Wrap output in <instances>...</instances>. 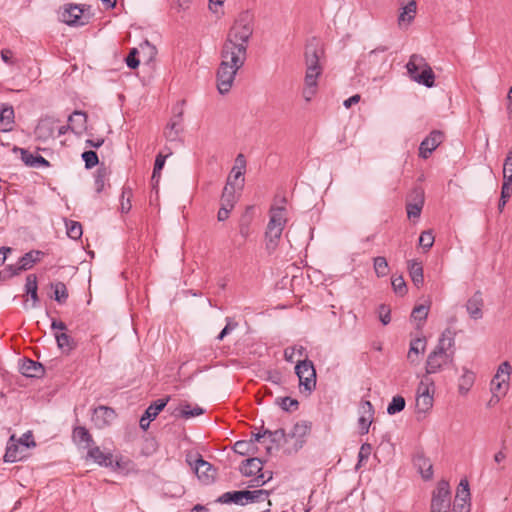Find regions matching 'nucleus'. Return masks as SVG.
Here are the masks:
<instances>
[{"mask_svg":"<svg viewBox=\"0 0 512 512\" xmlns=\"http://www.w3.org/2000/svg\"><path fill=\"white\" fill-rule=\"evenodd\" d=\"M475 382V374L464 368L463 374L459 378L458 391L461 395H466Z\"/></svg>","mask_w":512,"mask_h":512,"instance_id":"nucleus-32","label":"nucleus"},{"mask_svg":"<svg viewBox=\"0 0 512 512\" xmlns=\"http://www.w3.org/2000/svg\"><path fill=\"white\" fill-rule=\"evenodd\" d=\"M444 134L439 130H433L419 146V156L427 159L434 150L442 143Z\"/></svg>","mask_w":512,"mask_h":512,"instance_id":"nucleus-8","label":"nucleus"},{"mask_svg":"<svg viewBox=\"0 0 512 512\" xmlns=\"http://www.w3.org/2000/svg\"><path fill=\"white\" fill-rule=\"evenodd\" d=\"M87 457L100 466L110 467L113 464V455L111 453L102 452L97 446L89 447Z\"/></svg>","mask_w":512,"mask_h":512,"instance_id":"nucleus-20","label":"nucleus"},{"mask_svg":"<svg viewBox=\"0 0 512 512\" xmlns=\"http://www.w3.org/2000/svg\"><path fill=\"white\" fill-rule=\"evenodd\" d=\"M236 203L235 183L231 181V177L227 178V183L221 195V205L233 208Z\"/></svg>","mask_w":512,"mask_h":512,"instance_id":"nucleus-29","label":"nucleus"},{"mask_svg":"<svg viewBox=\"0 0 512 512\" xmlns=\"http://www.w3.org/2000/svg\"><path fill=\"white\" fill-rule=\"evenodd\" d=\"M139 54V51L137 48L131 49L128 56L126 57V64L131 69H136L139 66V59L137 55Z\"/></svg>","mask_w":512,"mask_h":512,"instance_id":"nucleus-63","label":"nucleus"},{"mask_svg":"<svg viewBox=\"0 0 512 512\" xmlns=\"http://www.w3.org/2000/svg\"><path fill=\"white\" fill-rule=\"evenodd\" d=\"M55 130V121L52 119H43L35 129V134L39 139L46 140L53 137Z\"/></svg>","mask_w":512,"mask_h":512,"instance_id":"nucleus-26","label":"nucleus"},{"mask_svg":"<svg viewBox=\"0 0 512 512\" xmlns=\"http://www.w3.org/2000/svg\"><path fill=\"white\" fill-rule=\"evenodd\" d=\"M405 405H406V402L402 396H400V395L394 396L392 398L391 402L388 404L387 413L389 415H395L396 413H399L402 410H404Z\"/></svg>","mask_w":512,"mask_h":512,"instance_id":"nucleus-48","label":"nucleus"},{"mask_svg":"<svg viewBox=\"0 0 512 512\" xmlns=\"http://www.w3.org/2000/svg\"><path fill=\"white\" fill-rule=\"evenodd\" d=\"M245 490L241 491H228L223 493L221 496L217 498V502L221 504H236V505H245Z\"/></svg>","mask_w":512,"mask_h":512,"instance_id":"nucleus-24","label":"nucleus"},{"mask_svg":"<svg viewBox=\"0 0 512 512\" xmlns=\"http://www.w3.org/2000/svg\"><path fill=\"white\" fill-rule=\"evenodd\" d=\"M169 155H171V152H169L166 155H163L162 153H159L156 156L155 163H154V168H153V173H152V181L155 182L156 184L159 182L160 172L163 169V167L165 165L166 158Z\"/></svg>","mask_w":512,"mask_h":512,"instance_id":"nucleus-46","label":"nucleus"},{"mask_svg":"<svg viewBox=\"0 0 512 512\" xmlns=\"http://www.w3.org/2000/svg\"><path fill=\"white\" fill-rule=\"evenodd\" d=\"M425 196L421 187H415L409 194L408 202L424 206Z\"/></svg>","mask_w":512,"mask_h":512,"instance_id":"nucleus-57","label":"nucleus"},{"mask_svg":"<svg viewBox=\"0 0 512 512\" xmlns=\"http://www.w3.org/2000/svg\"><path fill=\"white\" fill-rule=\"evenodd\" d=\"M286 223L285 208L272 207L270 209V219L267 228L284 229Z\"/></svg>","mask_w":512,"mask_h":512,"instance_id":"nucleus-22","label":"nucleus"},{"mask_svg":"<svg viewBox=\"0 0 512 512\" xmlns=\"http://www.w3.org/2000/svg\"><path fill=\"white\" fill-rule=\"evenodd\" d=\"M305 351L306 349L303 346L287 347L284 350V359L288 362H293L295 355L303 356L305 355Z\"/></svg>","mask_w":512,"mask_h":512,"instance_id":"nucleus-56","label":"nucleus"},{"mask_svg":"<svg viewBox=\"0 0 512 512\" xmlns=\"http://www.w3.org/2000/svg\"><path fill=\"white\" fill-rule=\"evenodd\" d=\"M245 505L249 503H258L267 501L268 506H271V502L268 499L270 496V491L265 489H258V490H245Z\"/></svg>","mask_w":512,"mask_h":512,"instance_id":"nucleus-30","label":"nucleus"},{"mask_svg":"<svg viewBox=\"0 0 512 512\" xmlns=\"http://www.w3.org/2000/svg\"><path fill=\"white\" fill-rule=\"evenodd\" d=\"M204 413V409L198 405L191 407L188 402L181 403L178 407L171 411V415L178 418L189 419L200 416Z\"/></svg>","mask_w":512,"mask_h":512,"instance_id":"nucleus-16","label":"nucleus"},{"mask_svg":"<svg viewBox=\"0 0 512 512\" xmlns=\"http://www.w3.org/2000/svg\"><path fill=\"white\" fill-rule=\"evenodd\" d=\"M264 462L257 457L246 459L242 462L239 470L245 477H251L261 472Z\"/></svg>","mask_w":512,"mask_h":512,"instance_id":"nucleus-19","label":"nucleus"},{"mask_svg":"<svg viewBox=\"0 0 512 512\" xmlns=\"http://www.w3.org/2000/svg\"><path fill=\"white\" fill-rule=\"evenodd\" d=\"M430 507L450 509L451 492L448 481L441 480L438 482L437 487L432 495Z\"/></svg>","mask_w":512,"mask_h":512,"instance_id":"nucleus-7","label":"nucleus"},{"mask_svg":"<svg viewBox=\"0 0 512 512\" xmlns=\"http://www.w3.org/2000/svg\"><path fill=\"white\" fill-rule=\"evenodd\" d=\"M253 32V14L250 11H242L230 27L221 48V62L217 71V89L220 94L230 91L238 70L244 66Z\"/></svg>","mask_w":512,"mask_h":512,"instance_id":"nucleus-1","label":"nucleus"},{"mask_svg":"<svg viewBox=\"0 0 512 512\" xmlns=\"http://www.w3.org/2000/svg\"><path fill=\"white\" fill-rule=\"evenodd\" d=\"M433 383L428 378L422 380L417 388V395H433Z\"/></svg>","mask_w":512,"mask_h":512,"instance_id":"nucleus-58","label":"nucleus"},{"mask_svg":"<svg viewBox=\"0 0 512 512\" xmlns=\"http://www.w3.org/2000/svg\"><path fill=\"white\" fill-rule=\"evenodd\" d=\"M433 406V395H417L416 407L419 412H427Z\"/></svg>","mask_w":512,"mask_h":512,"instance_id":"nucleus-50","label":"nucleus"},{"mask_svg":"<svg viewBox=\"0 0 512 512\" xmlns=\"http://www.w3.org/2000/svg\"><path fill=\"white\" fill-rule=\"evenodd\" d=\"M454 335L450 329H446L439 338L435 349L428 355L426 361V373L434 374L453 361Z\"/></svg>","mask_w":512,"mask_h":512,"instance_id":"nucleus-2","label":"nucleus"},{"mask_svg":"<svg viewBox=\"0 0 512 512\" xmlns=\"http://www.w3.org/2000/svg\"><path fill=\"white\" fill-rule=\"evenodd\" d=\"M131 197H132V189L130 187H124L121 195V211L123 213H127L130 211L131 205Z\"/></svg>","mask_w":512,"mask_h":512,"instance_id":"nucleus-54","label":"nucleus"},{"mask_svg":"<svg viewBox=\"0 0 512 512\" xmlns=\"http://www.w3.org/2000/svg\"><path fill=\"white\" fill-rule=\"evenodd\" d=\"M360 417L358 424L360 428V434L365 435L369 432L370 425L373 421L374 407L368 400H362L360 403Z\"/></svg>","mask_w":512,"mask_h":512,"instance_id":"nucleus-9","label":"nucleus"},{"mask_svg":"<svg viewBox=\"0 0 512 512\" xmlns=\"http://www.w3.org/2000/svg\"><path fill=\"white\" fill-rule=\"evenodd\" d=\"M272 477H273V473L271 471H263V469H262L261 472H258L256 474V477L250 481L249 487L262 486V485L266 484L267 482H269L272 479Z\"/></svg>","mask_w":512,"mask_h":512,"instance_id":"nucleus-51","label":"nucleus"},{"mask_svg":"<svg viewBox=\"0 0 512 512\" xmlns=\"http://www.w3.org/2000/svg\"><path fill=\"white\" fill-rule=\"evenodd\" d=\"M51 288L54 290V299L59 303L63 304L68 299V290L66 285L58 281L56 283L51 284Z\"/></svg>","mask_w":512,"mask_h":512,"instance_id":"nucleus-44","label":"nucleus"},{"mask_svg":"<svg viewBox=\"0 0 512 512\" xmlns=\"http://www.w3.org/2000/svg\"><path fill=\"white\" fill-rule=\"evenodd\" d=\"M426 349V339L425 337H418L413 339L410 342V348L408 351L407 358L411 363L417 362L418 355L420 353H424Z\"/></svg>","mask_w":512,"mask_h":512,"instance_id":"nucleus-28","label":"nucleus"},{"mask_svg":"<svg viewBox=\"0 0 512 512\" xmlns=\"http://www.w3.org/2000/svg\"><path fill=\"white\" fill-rule=\"evenodd\" d=\"M57 346L62 351L69 353L71 352L75 347L76 344L71 336H69L66 333H59L55 335Z\"/></svg>","mask_w":512,"mask_h":512,"instance_id":"nucleus-42","label":"nucleus"},{"mask_svg":"<svg viewBox=\"0 0 512 512\" xmlns=\"http://www.w3.org/2000/svg\"><path fill=\"white\" fill-rule=\"evenodd\" d=\"M20 372L26 377L39 378L43 376L45 370L40 362L24 358L20 365Z\"/></svg>","mask_w":512,"mask_h":512,"instance_id":"nucleus-15","label":"nucleus"},{"mask_svg":"<svg viewBox=\"0 0 512 512\" xmlns=\"http://www.w3.org/2000/svg\"><path fill=\"white\" fill-rule=\"evenodd\" d=\"M407 72L410 78L428 88L434 86L435 75L424 57L418 54L410 56L406 64Z\"/></svg>","mask_w":512,"mask_h":512,"instance_id":"nucleus-4","label":"nucleus"},{"mask_svg":"<svg viewBox=\"0 0 512 512\" xmlns=\"http://www.w3.org/2000/svg\"><path fill=\"white\" fill-rule=\"evenodd\" d=\"M503 183L512 185V151L507 154L503 167Z\"/></svg>","mask_w":512,"mask_h":512,"instance_id":"nucleus-52","label":"nucleus"},{"mask_svg":"<svg viewBox=\"0 0 512 512\" xmlns=\"http://www.w3.org/2000/svg\"><path fill=\"white\" fill-rule=\"evenodd\" d=\"M417 10V5L415 1L409 2L406 6L403 7L402 12L398 17V23L401 25L402 23L407 22L411 23L415 17Z\"/></svg>","mask_w":512,"mask_h":512,"instance_id":"nucleus-40","label":"nucleus"},{"mask_svg":"<svg viewBox=\"0 0 512 512\" xmlns=\"http://www.w3.org/2000/svg\"><path fill=\"white\" fill-rule=\"evenodd\" d=\"M234 451L240 455H253L258 451V447L252 441L240 440L234 444Z\"/></svg>","mask_w":512,"mask_h":512,"instance_id":"nucleus-38","label":"nucleus"},{"mask_svg":"<svg viewBox=\"0 0 512 512\" xmlns=\"http://www.w3.org/2000/svg\"><path fill=\"white\" fill-rule=\"evenodd\" d=\"M19 151L21 154V160L26 166L33 168H46L50 166V162L39 154H33L24 148H20Z\"/></svg>","mask_w":512,"mask_h":512,"instance_id":"nucleus-17","label":"nucleus"},{"mask_svg":"<svg viewBox=\"0 0 512 512\" xmlns=\"http://www.w3.org/2000/svg\"><path fill=\"white\" fill-rule=\"evenodd\" d=\"M408 270L413 284L416 287L422 286L424 283V276L421 262L417 260H410L408 262Z\"/></svg>","mask_w":512,"mask_h":512,"instance_id":"nucleus-27","label":"nucleus"},{"mask_svg":"<svg viewBox=\"0 0 512 512\" xmlns=\"http://www.w3.org/2000/svg\"><path fill=\"white\" fill-rule=\"evenodd\" d=\"M182 114L183 112L180 111L167 124L164 130V136L168 141H176L179 139V135L182 131Z\"/></svg>","mask_w":512,"mask_h":512,"instance_id":"nucleus-18","label":"nucleus"},{"mask_svg":"<svg viewBox=\"0 0 512 512\" xmlns=\"http://www.w3.org/2000/svg\"><path fill=\"white\" fill-rule=\"evenodd\" d=\"M275 402L286 412L295 411L299 407V402L291 397H278Z\"/></svg>","mask_w":512,"mask_h":512,"instance_id":"nucleus-47","label":"nucleus"},{"mask_svg":"<svg viewBox=\"0 0 512 512\" xmlns=\"http://www.w3.org/2000/svg\"><path fill=\"white\" fill-rule=\"evenodd\" d=\"M388 47L384 45H380L377 48L371 50L365 57L367 62L372 66L382 65L387 62V56L385 53L387 52Z\"/></svg>","mask_w":512,"mask_h":512,"instance_id":"nucleus-25","label":"nucleus"},{"mask_svg":"<svg viewBox=\"0 0 512 512\" xmlns=\"http://www.w3.org/2000/svg\"><path fill=\"white\" fill-rule=\"evenodd\" d=\"M434 244V236L431 231H423L419 237V245L424 249H430Z\"/></svg>","mask_w":512,"mask_h":512,"instance_id":"nucleus-59","label":"nucleus"},{"mask_svg":"<svg viewBox=\"0 0 512 512\" xmlns=\"http://www.w3.org/2000/svg\"><path fill=\"white\" fill-rule=\"evenodd\" d=\"M84 10L80 5L69 4L62 12V21L70 26H83L86 24L82 20Z\"/></svg>","mask_w":512,"mask_h":512,"instance_id":"nucleus-11","label":"nucleus"},{"mask_svg":"<svg viewBox=\"0 0 512 512\" xmlns=\"http://www.w3.org/2000/svg\"><path fill=\"white\" fill-rule=\"evenodd\" d=\"M14 110L12 107H5L0 111V131L8 132L13 129Z\"/></svg>","mask_w":512,"mask_h":512,"instance_id":"nucleus-33","label":"nucleus"},{"mask_svg":"<svg viewBox=\"0 0 512 512\" xmlns=\"http://www.w3.org/2000/svg\"><path fill=\"white\" fill-rule=\"evenodd\" d=\"M310 431V425L306 421L297 422L288 433L289 439H302Z\"/></svg>","mask_w":512,"mask_h":512,"instance_id":"nucleus-43","label":"nucleus"},{"mask_svg":"<svg viewBox=\"0 0 512 512\" xmlns=\"http://www.w3.org/2000/svg\"><path fill=\"white\" fill-rule=\"evenodd\" d=\"M466 311L470 318L479 320L483 317L484 300L481 291H476L466 302Z\"/></svg>","mask_w":512,"mask_h":512,"instance_id":"nucleus-13","label":"nucleus"},{"mask_svg":"<svg viewBox=\"0 0 512 512\" xmlns=\"http://www.w3.org/2000/svg\"><path fill=\"white\" fill-rule=\"evenodd\" d=\"M86 120L87 115L82 111H74L68 118V122L71 125V130L76 133L85 128Z\"/></svg>","mask_w":512,"mask_h":512,"instance_id":"nucleus-35","label":"nucleus"},{"mask_svg":"<svg viewBox=\"0 0 512 512\" xmlns=\"http://www.w3.org/2000/svg\"><path fill=\"white\" fill-rule=\"evenodd\" d=\"M37 290H38L37 276L35 274H29L26 277L25 292L27 295H30V297L33 301V307L37 306V304L39 302Z\"/></svg>","mask_w":512,"mask_h":512,"instance_id":"nucleus-36","label":"nucleus"},{"mask_svg":"<svg viewBox=\"0 0 512 512\" xmlns=\"http://www.w3.org/2000/svg\"><path fill=\"white\" fill-rule=\"evenodd\" d=\"M116 418L115 411L106 406H99L94 410L92 421L97 428H104L109 426Z\"/></svg>","mask_w":512,"mask_h":512,"instance_id":"nucleus-10","label":"nucleus"},{"mask_svg":"<svg viewBox=\"0 0 512 512\" xmlns=\"http://www.w3.org/2000/svg\"><path fill=\"white\" fill-rule=\"evenodd\" d=\"M413 464L424 480H430L433 477V465L424 453L417 452L414 455Z\"/></svg>","mask_w":512,"mask_h":512,"instance_id":"nucleus-14","label":"nucleus"},{"mask_svg":"<svg viewBox=\"0 0 512 512\" xmlns=\"http://www.w3.org/2000/svg\"><path fill=\"white\" fill-rule=\"evenodd\" d=\"M82 159L85 162V167L87 169H91V168L95 167L99 162L98 155L93 150H88V151L83 152Z\"/></svg>","mask_w":512,"mask_h":512,"instance_id":"nucleus-55","label":"nucleus"},{"mask_svg":"<svg viewBox=\"0 0 512 512\" xmlns=\"http://www.w3.org/2000/svg\"><path fill=\"white\" fill-rule=\"evenodd\" d=\"M378 316H379V320L381 321V323L383 325H388L391 321V310L390 308L385 305V304H381L379 307H378Z\"/></svg>","mask_w":512,"mask_h":512,"instance_id":"nucleus-61","label":"nucleus"},{"mask_svg":"<svg viewBox=\"0 0 512 512\" xmlns=\"http://www.w3.org/2000/svg\"><path fill=\"white\" fill-rule=\"evenodd\" d=\"M283 230L275 228H267L265 233L266 249L268 253L276 250Z\"/></svg>","mask_w":512,"mask_h":512,"instance_id":"nucleus-31","label":"nucleus"},{"mask_svg":"<svg viewBox=\"0 0 512 512\" xmlns=\"http://www.w3.org/2000/svg\"><path fill=\"white\" fill-rule=\"evenodd\" d=\"M44 253L39 250H31L27 253H25L18 261L17 268L12 272L9 273L8 276H15L19 274L21 271H26L33 267L34 264L39 262L42 258Z\"/></svg>","mask_w":512,"mask_h":512,"instance_id":"nucleus-12","label":"nucleus"},{"mask_svg":"<svg viewBox=\"0 0 512 512\" xmlns=\"http://www.w3.org/2000/svg\"><path fill=\"white\" fill-rule=\"evenodd\" d=\"M391 284L396 294L403 296L407 293L406 282L402 276H393Z\"/></svg>","mask_w":512,"mask_h":512,"instance_id":"nucleus-53","label":"nucleus"},{"mask_svg":"<svg viewBox=\"0 0 512 512\" xmlns=\"http://www.w3.org/2000/svg\"><path fill=\"white\" fill-rule=\"evenodd\" d=\"M73 439L78 443H85L86 448H89L94 443L91 434L83 426H77L74 428Z\"/></svg>","mask_w":512,"mask_h":512,"instance_id":"nucleus-37","label":"nucleus"},{"mask_svg":"<svg viewBox=\"0 0 512 512\" xmlns=\"http://www.w3.org/2000/svg\"><path fill=\"white\" fill-rule=\"evenodd\" d=\"M422 208H423L422 205L407 202L406 211H407L408 218L411 219V218L419 217L421 214Z\"/></svg>","mask_w":512,"mask_h":512,"instance_id":"nucleus-64","label":"nucleus"},{"mask_svg":"<svg viewBox=\"0 0 512 512\" xmlns=\"http://www.w3.org/2000/svg\"><path fill=\"white\" fill-rule=\"evenodd\" d=\"M245 171H246V159H245V156L243 154H238L235 158V164L229 174L228 177H231V181L233 183H235V181H237L238 179L241 180V185L240 187L242 188L243 187V184H244V174H245Z\"/></svg>","mask_w":512,"mask_h":512,"instance_id":"nucleus-21","label":"nucleus"},{"mask_svg":"<svg viewBox=\"0 0 512 512\" xmlns=\"http://www.w3.org/2000/svg\"><path fill=\"white\" fill-rule=\"evenodd\" d=\"M428 307L425 305H419L414 307L411 317L415 320L424 321L428 316Z\"/></svg>","mask_w":512,"mask_h":512,"instance_id":"nucleus-62","label":"nucleus"},{"mask_svg":"<svg viewBox=\"0 0 512 512\" xmlns=\"http://www.w3.org/2000/svg\"><path fill=\"white\" fill-rule=\"evenodd\" d=\"M169 400L170 396H167L165 398L158 399L151 403L144 413L148 421L154 420L157 417V415L165 408Z\"/></svg>","mask_w":512,"mask_h":512,"instance_id":"nucleus-34","label":"nucleus"},{"mask_svg":"<svg viewBox=\"0 0 512 512\" xmlns=\"http://www.w3.org/2000/svg\"><path fill=\"white\" fill-rule=\"evenodd\" d=\"M470 489L466 478L461 479L457 487L452 512H470Z\"/></svg>","mask_w":512,"mask_h":512,"instance_id":"nucleus-6","label":"nucleus"},{"mask_svg":"<svg viewBox=\"0 0 512 512\" xmlns=\"http://www.w3.org/2000/svg\"><path fill=\"white\" fill-rule=\"evenodd\" d=\"M66 230L69 238L73 240H77L82 236V225L76 221H68L66 222Z\"/></svg>","mask_w":512,"mask_h":512,"instance_id":"nucleus-49","label":"nucleus"},{"mask_svg":"<svg viewBox=\"0 0 512 512\" xmlns=\"http://www.w3.org/2000/svg\"><path fill=\"white\" fill-rule=\"evenodd\" d=\"M322 54L323 50L315 39L305 47V85L309 88L317 87V80L322 74V67L319 62Z\"/></svg>","mask_w":512,"mask_h":512,"instance_id":"nucleus-3","label":"nucleus"},{"mask_svg":"<svg viewBox=\"0 0 512 512\" xmlns=\"http://www.w3.org/2000/svg\"><path fill=\"white\" fill-rule=\"evenodd\" d=\"M295 373L299 379L301 392L311 394L316 388V370L312 361L299 360L295 366Z\"/></svg>","mask_w":512,"mask_h":512,"instance_id":"nucleus-5","label":"nucleus"},{"mask_svg":"<svg viewBox=\"0 0 512 512\" xmlns=\"http://www.w3.org/2000/svg\"><path fill=\"white\" fill-rule=\"evenodd\" d=\"M195 471L198 477L203 479L205 483H210L214 479V469L210 463L199 458L196 461Z\"/></svg>","mask_w":512,"mask_h":512,"instance_id":"nucleus-23","label":"nucleus"},{"mask_svg":"<svg viewBox=\"0 0 512 512\" xmlns=\"http://www.w3.org/2000/svg\"><path fill=\"white\" fill-rule=\"evenodd\" d=\"M106 175L107 171L105 168L98 169L95 177V189L97 193H101L104 189Z\"/></svg>","mask_w":512,"mask_h":512,"instance_id":"nucleus-60","label":"nucleus"},{"mask_svg":"<svg viewBox=\"0 0 512 512\" xmlns=\"http://www.w3.org/2000/svg\"><path fill=\"white\" fill-rule=\"evenodd\" d=\"M21 459V455L19 453V445L14 442V436L10 438L8 446L6 448V452L4 455V461L13 463Z\"/></svg>","mask_w":512,"mask_h":512,"instance_id":"nucleus-41","label":"nucleus"},{"mask_svg":"<svg viewBox=\"0 0 512 512\" xmlns=\"http://www.w3.org/2000/svg\"><path fill=\"white\" fill-rule=\"evenodd\" d=\"M373 267L377 277H385L388 275L389 266L385 257L378 256L373 259Z\"/></svg>","mask_w":512,"mask_h":512,"instance_id":"nucleus-45","label":"nucleus"},{"mask_svg":"<svg viewBox=\"0 0 512 512\" xmlns=\"http://www.w3.org/2000/svg\"><path fill=\"white\" fill-rule=\"evenodd\" d=\"M263 434H267L270 438L271 443L280 445L281 443H287L289 441L288 433L283 428L276 429L274 431L266 428L263 429Z\"/></svg>","mask_w":512,"mask_h":512,"instance_id":"nucleus-39","label":"nucleus"}]
</instances>
